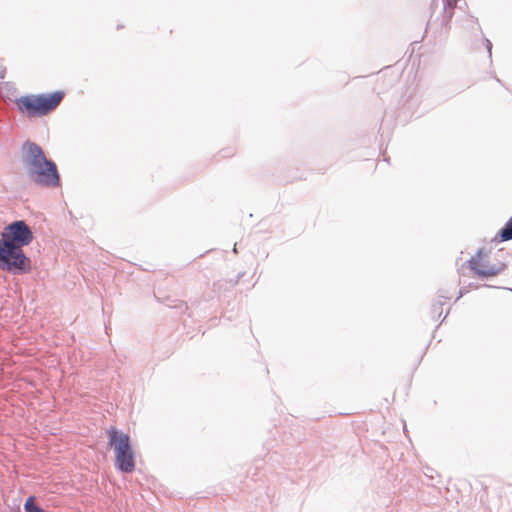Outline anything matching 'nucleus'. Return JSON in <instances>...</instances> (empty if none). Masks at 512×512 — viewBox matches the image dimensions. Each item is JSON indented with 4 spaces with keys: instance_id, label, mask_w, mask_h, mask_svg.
Instances as JSON below:
<instances>
[{
    "instance_id": "f03ea898",
    "label": "nucleus",
    "mask_w": 512,
    "mask_h": 512,
    "mask_svg": "<svg viewBox=\"0 0 512 512\" xmlns=\"http://www.w3.org/2000/svg\"><path fill=\"white\" fill-rule=\"evenodd\" d=\"M25 149L24 164L31 179L42 186H59L60 177L56 164L45 157L42 148L35 143H28Z\"/></svg>"
},
{
    "instance_id": "39448f33",
    "label": "nucleus",
    "mask_w": 512,
    "mask_h": 512,
    "mask_svg": "<svg viewBox=\"0 0 512 512\" xmlns=\"http://www.w3.org/2000/svg\"><path fill=\"white\" fill-rule=\"evenodd\" d=\"M469 268L481 278H489L498 275L505 269V264L495 260L491 252L480 249L469 261Z\"/></svg>"
},
{
    "instance_id": "423d86ee",
    "label": "nucleus",
    "mask_w": 512,
    "mask_h": 512,
    "mask_svg": "<svg viewBox=\"0 0 512 512\" xmlns=\"http://www.w3.org/2000/svg\"><path fill=\"white\" fill-rule=\"evenodd\" d=\"M500 239L502 241H508L512 239V217L508 220L505 226L499 232Z\"/></svg>"
},
{
    "instance_id": "7ed1b4c3",
    "label": "nucleus",
    "mask_w": 512,
    "mask_h": 512,
    "mask_svg": "<svg viewBox=\"0 0 512 512\" xmlns=\"http://www.w3.org/2000/svg\"><path fill=\"white\" fill-rule=\"evenodd\" d=\"M65 93L63 91H54L48 94L26 95L16 99V105L19 111L28 117H41L54 111Z\"/></svg>"
},
{
    "instance_id": "f257e3e1",
    "label": "nucleus",
    "mask_w": 512,
    "mask_h": 512,
    "mask_svg": "<svg viewBox=\"0 0 512 512\" xmlns=\"http://www.w3.org/2000/svg\"><path fill=\"white\" fill-rule=\"evenodd\" d=\"M33 240V233L22 221L6 226L0 238V269L14 274H24L31 270V261L22 250Z\"/></svg>"
},
{
    "instance_id": "20e7f679",
    "label": "nucleus",
    "mask_w": 512,
    "mask_h": 512,
    "mask_svg": "<svg viewBox=\"0 0 512 512\" xmlns=\"http://www.w3.org/2000/svg\"><path fill=\"white\" fill-rule=\"evenodd\" d=\"M106 434L109 438V445L114 451L115 466L121 472H133L135 470V455L130 436L115 427H110Z\"/></svg>"
}]
</instances>
